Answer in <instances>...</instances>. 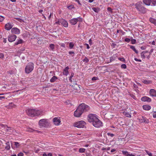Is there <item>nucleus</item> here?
I'll return each mask as SVG.
<instances>
[{
    "label": "nucleus",
    "mask_w": 156,
    "mask_h": 156,
    "mask_svg": "<svg viewBox=\"0 0 156 156\" xmlns=\"http://www.w3.org/2000/svg\"><path fill=\"white\" fill-rule=\"evenodd\" d=\"M58 79L57 77L54 76L50 80V81L51 83L54 82L56 80Z\"/></svg>",
    "instance_id": "nucleus-27"
},
{
    "label": "nucleus",
    "mask_w": 156,
    "mask_h": 156,
    "mask_svg": "<svg viewBox=\"0 0 156 156\" xmlns=\"http://www.w3.org/2000/svg\"><path fill=\"white\" fill-rule=\"evenodd\" d=\"M150 1V5L153 6L156 5V0H151Z\"/></svg>",
    "instance_id": "nucleus-31"
},
{
    "label": "nucleus",
    "mask_w": 156,
    "mask_h": 156,
    "mask_svg": "<svg viewBox=\"0 0 156 156\" xmlns=\"http://www.w3.org/2000/svg\"><path fill=\"white\" fill-rule=\"evenodd\" d=\"M139 121L141 123H148L149 122L148 119L144 116H142L141 118L139 119Z\"/></svg>",
    "instance_id": "nucleus-12"
},
{
    "label": "nucleus",
    "mask_w": 156,
    "mask_h": 156,
    "mask_svg": "<svg viewBox=\"0 0 156 156\" xmlns=\"http://www.w3.org/2000/svg\"><path fill=\"white\" fill-rule=\"evenodd\" d=\"M11 32L12 34H20V30L16 27H13L11 29Z\"/></svg>",
    "instance_id": "nucleus-15"
},
{
    "label": "nucleus",
    "mask_w": 156,
    "mask_h": 156,
    "mask_svg": "<svg viewBox=\"0 0 156 156\" xmlns=\"http://www.w3.org/2000/svg\"><path fill=\"white\" fill-rule=\"evenodd\" d=\"M145 151L146 152V153L149 156H152V154L151 152H150L147 150H145Z\"/></svg>",
    "instance_id": "nucleus-40"
},
{
    "label": "nucleus",
    "mask_w": 156,
    "mask_h": 156,
    "mask_svg": "<svg viewBox=\"0 0 156 156\" xmlns=\"http://www.w3.org/2000/svg\"><path fill=\"white\" fill-rule=\"evenodd\" d=\"M10 143L9 142H7L6 143V146L5 147V148L7 150H9L10 149Z\"/></svg>",
    "instance_id": "nucleus-26"
},
{
    "label": "nucleus",
    "mask_w": 156,
    "mask_h": 156,
    "mask_svg": "<svg viewBox=\"0 0 156 156\" xmlns=\"http://www.w3.org/2000/svg\"><path fill=\"white\" fill-rule=\"evenodd\" d=\"M85 45L86 46L87 49H89L90 48V47L88 44L86 43V44H85Z\"/></svg>",
    "instance_id": "nucleus-57"
},
{
    "label": "nucleus",
    "mask_w": 156,
    "mask_h": 156,
    "mask_svg": "<svg viewBox=\"0 0 156 156\" xmlns=\"http://www.w3.org/2000/svg\"><path fill=\"white\" fill-rule=\"evenodd\" d=\"M141 101L144 102L147 101L150 102L151 101V99L147 96H144L141 98Z\"/></svg>",
    "instance_id": "nucleus-17"
},
{
    "label": "nucleus",
    "mask_w": 156,
    "mask_h": 156,
    "mask_svg": "<svg viewBox=\"0 0 156 156\" xmlns=\"http://www.w3.org/2000/svg\"><path fill=\"white\" fill-rule=\"evenodd\" d=\"M42 155H43V156H48L47 154L45 153H43Z\"/></svg>",
    "instance_id": "nucleus-64"
},
{
    "label": "nucleus",
    "mask_w": 156,
    "mask_h": 156,
    "mask_svg": "<svg viewBox=\"0 0 156 156\" xmlns=\"http://www.w3.org/2000/svg\"><path fill=\"white\" fill-rule=\"evenodd\" d=\"M61 47H63L64 48H65V44L64 43H61L59 44Z\"/></svg>",
    "instance_id": "nucleus-52"
},
{
    "label": "nucleus",
    "mask_w": 156,
    "mask_h": 156,
    "mask_svg": "<svg viewBox=\"0 0 156 156\" xmlns=\"http://www.w3.org/2000/svg\"><path fill=\"white\" fill-rule=\"evenodd\" d=\"M69 68L68 66L66 67L63 70L62 72L63 74L65 76H67L69 73L68 69Z\"/></svg>",
    "instance_id": "nucleus-19"
},
{
    "label": "nucleus",
    "mask_w": 156,
    "mask_h": 156,
    "mask_svg": "<svg viewBox=\"0 0 156 156\" xmlns=\"http://www.w3.org/2000/svg\"><path fill=\"white\" fill-rule=\"evenodd\" d=\"M130 48L131 49H132L136 53H138V51L136 50L135 46H131Z\"/></svg>",
    "instance_id": "nucleus-34"
},
{
    "label": "nucleus",
    "mask_w": 156,
    "mask_h": 156,
    "mask_svg": "<svg viewBox=\"0 0 156 156\" xmlns=\"http://www.w3.org/2000/svg\"><path fill=\"white\" fill-rule=\"evenodd\" d=\"M118 59L122 62H125V60L123 58H119Z\"/></svg>",
    "instance_id": "nucleus-45"
},
{
    "label": "nucleus",
    "mask_w": 156,
    "mask_h": 156,
    "mask_svg": "<svg viewBox=\"0 0 156 156\" xmlns=\"http://www.w3.org/2000/svg\"><path fill=\"white\" fill-rule=\"evenodd\" d=\"M74 76V73H72L70 76L69 77V80L71 82H72V77Z\"/></svg>",
    "instance_id": "nucleus-36"
},
{
    "label": "nucleus",
    "mask_w": 156,
    "mask_h": 156,
    "mask_svg": "<svg viewBox=\"0 0 156 156\" xmlns=\"http://www.w3.org/2000/svg\"><path fill=\"white\" fill-rule=\"evenodd\" d=\"M13 27V23H8L6 24L5 28V30H10Z\"/></svg>",
    "instance_id": "nucleus-14"
},
{
    "label": "nucleus",
    "mask_w": 156,
    "mask_h": 156,
    "mask_svg": "<svg viewBox=\"0 0 156 156\" xmlns=\"http://www.w3.org/2000/svg\"><path fill=\"white\" fill-rule=\"evenodd\" d=\"M67 8L69 9H71L74 8V6L73 5H71L67 6Z\"/></svg>",
    "instance_id": "nucleus-38"
},
{
    "label": "nucleus",
    "mask_w": 156,
    "mask_h": 156,
    "mask_svg": "<svg viewBox=\"0 0 156 156\" xmlns=\"http://www.w3.org/2000/svg\"><path fill=\"white\" fill-rule=\"evenodd\" d=\"M125 41L127 42H129L130 41V40L129 38H126L125 39Z\"/></svg>",
    "instance_id": "nucleus-48"
},
{
    "label": "nucleus",
    "mask_w": 156,
    "mask_h": 156,
    "mask_svg": "<svg viewBox=\"0 0 156 156\" xmlns=\"http://www.w3.org/2000/svg\"><path fill=\"white\" fill-rule=\"evenodd\" d=\"M48 156H52V154L51 153H49L47 154Z\"/></svg>",
    "instance_id": "nucleus-62"
},
{
    "label": "nucleus",
    "mask_w": 156,
    "mask_h": 156,
    "mask_svg": "<svg viewBox=\"0 0 156 156\" xmlns=\"http://www.w3.org/2000/svg\"><path fill=\"white\" fill-rule=\"evenodd\" d=\"M85 149L84 148H80L79 150V152L80 153H84L85 151Z\"/></svg>",
    "instance_id": "nucleus-37"
},
{
    "label": "nucleus",
    "mask_w": 156,
    "mask_h": 156,
    "mask_svg": "<svg viewBox=\"0 0 156 156\" xmlns=\"http://www.w3.org/2000/svg\"><path fill=\"white\" fill-rule=\"evenodd\" d=\"M96 128H99L103 126L102 122L98 118L92 124Z\"/></svg>",
    "instance_id": "nucleus-9"
},
{
    "label": "nucleus",
    "mask_w": 156,
    "mask_h": 156,
    "mask_svg": "<svg viewBox=\"0 0 156 156\" xmlns=\"http://www.w3.org/2000/svg\"><path fill=\"white\" fill-rule=\"evenodd\" d=\"M16 37V36L15 35L11 34L9 35L8 37V41L10 42H13L15 40Z\"/></svg>",
    "instance_id": "nucleus-13"
},
{
    "label": "nucleus",
    "mask_w": 156,
    "mask_h": 156,
    "mask_svg": "<svg viewBox=\"0 0 156 156\" xmlns=\"http://www.w3.org/2000/svg\"><path fill=\"white\" fill-rule=\"evenodd\" d=\"M150 94L151 96L156 97V90L154 89H151L150 91Z\"/></svg>",
    "instance_id": "nucleus-20"
},
{
    "label": "nucleus",
    "mask_w": 156,
    "mask_h": 156,
    "mask_svg": "<svg viewBox=\"0 0 156 156\" xmlns=\"http://www.w3.org/2000/svg\"><path fill=\"white\" fill-rule=\"evenodd\" d=\"M149 21L150 22L154 24L155 25H156V20L154 19L153 18H150L149 19Z\"/></svg>",
    "instance_id": "nucleus-29"
},
{
    "label": "nucleus",
    "mask_w": 156,
    "mask_h": 156,
    "mask_svg": "<svg viewBox=\"0 0 156 156\" xmlns=\"http://www.w3.org/2000/svg\"><path fill=\"white\" fill-rule=\"evenodd\" d=\"M123 114L126 117H128L130 118L131 116L129 112H124L123 113Z\"/></svg>",
    "instance_id": "nucleus-25"
},
{
    "label": "nucleus",
    "mask_w": 156,
    "mask_h": 156,
    "mask_svg": "<svg viewBox=\"0 0 156 156\" xmlns=\"http://www.w3.org/2000/svg\"><path fill=\"white\" fill-rule=\"evenodd\" d=\"M86 125V123L84 121L81 120L75 122L73 126L78 128H82L84 127Z\"/></svg>",
    "instance_id": "nucleus-6"
},
{
    "label": "nucleus",
    "mask_w": 156,
    "mask_h": 156,
    "mask_svg": "<svg viewBox=\"0 0 156 156\" xmlns=\"http://www.w3.org/2000/svg\"><path fill=\"white\" fill-rule=\"evenodd\" d=\"M5 97L4 96H0V100H1L2 99H5Z\"/></svg>",
    "instance_id": "nucleus-60"
},
{
    "label": "nucleus",
    "mask_w": 156,
    "mask_h": 156,
    "mask_svg": "<svg viewBox=\"0 0 156 156\" xmlns=\"http://www.w3.org/2000/svg\"><path fill=\"white\" fill-rule=\"evenodd\" d=\"M15 107V105L12 103H9V105H6L5 107L8 109H11L14 108Z\"/></svg>",
    "instance_id": "nucleus-21"
},
{
    "label": "nucleus",
    "mask_w": 156,
    "mask_h": 156,
    "mask_svg": "<svg viewBox=\"0 0 156 156\" xmlns=\"http://www.w3.org/2000/svg\"><path fill=\"white\" fill-rule=\"evenodd\" d=\"M6 129V131H10L11 130V127H8L7 126V127H6L5 128Z\"/></svg>",
    "instance_id": "nucleus-44"
},
{
    "label": "nucleus",
    "mask_w": 156,
    "mask_h": 156,
    "mask_svg": "<svg viewBox=\"0 0 156 156\" xmlns=\"http://www.w3.org/2000/svg\"><path fill=\"white\" fill-rule=\"evenodd\" d=\"M98 79V77H93L92 78V80H96Z\"/></svg>",
    "instance_id": "nucleus-51"
},
{
    "label": "nucleus",
    "mask_w": 156,
    "mask_h": 156,
    "mask_svg": "<svg viewBox=\"0 0 156 156\" xmlns=\"http://www.w3.org/2000/svg\"><path fill=\"white\" fill-rule=\"evenodd\" d=\"M55 45L53 44H50L49 45V50L52 51H54Z\"/></svg>",
    "instance_id": "nucleus-24"
},
{
    "label": "nucleus",
    "mask_w": 156,
    "mask_h": 156,
    "mask_svg": "<svg viewBox=\"0 0 156 156\" xmlns=\"http://www.w3.org/2000/svg\"><path fill=\"white\" fill-rule=\"evenodd\" d=\"M131 44H134L136 43V40L135 39H133L131 40Z\"/></svg>",
    "instance_id": "nucleus-47"
},
{
    "label": "nucleus",
    "mask_w": 156,
    "mask_h": 156,
    "mask_svg": "<svg viewBox=\"0 0 156 156\" xmlns=\"http://www.w3.org/2000/svg\"><path fill=\"white\" fill-rule=\"evenodd\" d=\"M134 59H135V60L136 61H138V62H141V60L139 59H137V58H135Z\"/></svg>",
    "instance_id": "nucleus-58"
},
{
    "label": "nucleus",
    "mask_w": 156,
    "mask_h": 156,
    "mask_svg": "<svg viewBox=\"0 0 156 156\" xmlns=\"http://www.w3.org/2000/svg\"><path fill=\"white\" fill-rule=\"evenodd\" d=\"M82 21L83 19L80 17H78L77 18H73L69 20L70 24L72 25L76 24L78 21L82 22Z\"/></svg>",
    "instance_id": "nucleus-8"
},
{
    "label": "nucleus",
    "mask_w": 156,
    "mask_h": 156,
    "mask_svg": "<svg viewBox=\"0 0 156 156\" xmlns=\"http://www.w3.org/2000/svg\"><path fill=\"white\" fill-rule=\"evenodd\" d=\"M61 20V19H58V20H55V24L60 25L61 24V22L60 21Z\"/></svg>",
    "instance_id": "nucleus-32"
},
{
    "label": "nucleus",
    "mask_w": 156,
    "mask_h": 156,
    "mask_svg": "<svg viewBox=\"0 0 156 156\" xmlns=\"http://www.w3.org/2000/svg\"><path fill=\"white\" fill-rule=\"evenodd\" d=\"M34 68V64L32 63H29L27 64L25 68V72L26 73L31 72Z\"/></svg>",
    "instance_id": "nucleus-5"
},
{
    "label": "nucleus",
    "mask_w": 156,
    "mask_h": 156,
    "mask_svg": "<svg viewBox=\"0 0 156 156\" xmlns=\"http://www.w3.org/2000/svg\"><path fill=\"white\" fill-rule=\"evenodd\" d=\"M98 118V116L96 114H90L87 117V120L88 122L92 124Z\"/></svg>",
    "instance_id": "nucleus-3"
},
{
    "label": "nucleus",
    "mask_w": 156,
    "mask_h": 156,
    "mask_svg": "<svg viewBox=\"0 0 156 156\" xmlns=\"http://www.w3.org/2000/svg\"><path fill=\"white\" fill-rule=\"evenodd\" d=\"M81 110L82 112H88L90 110L89 106L84 103H82L78 107Z\"/></svg>",
    "instance_id": "nucleus-4"
},
{
    "label": "nucleus",
    "mask_w": 156,
    "mask_h": 156,
    "mask_svg": "<svg viewBox=\"0 0 156 156\" xmlns=\"http://www.w3.org/2000/svg\"><path fill=\"white\" fill-rule=\"evenodd\" d=\"M0 126H1L4 127V128H5L6 127H7V125H4L2 124H0Z\"/></svg>",
    "instance_id": "nucleus-50"
},
{
    "label": "nucleus",
    "mask_w": 156,
    "mask_h": 156,
    "mask_svg": "<svg viewBox=\"0 0 156 156\" xmlns=\"http://www.w3.org/2000/svg\"><path fill=\"white\" fill-rule=\"evenodd\" d=\"M83 62H85L86 63L88 62H89V59L87 57H85L84 58L83 60Z\"/></svg>",
    "instance_id": "nucleus-41"
},
{
    "label": "nucleus",
    "mask_w": 156,
    "mask_h": 156,
    "mask_svg": "<svg viewBox=\"0 0 156 156\" xmlns=\"http://www.w3.org/2000/svg\"><path fill=\"white\" fill-rule=\"evenodd\" d=\"M82 112L78 107L74 112V116L77 117H80L82 114Z\"/></svg>",
    "instance_id": "nucleus-10"
},
{
    "label": "nucleus",
    "mask_w": 156,
    "mask_h": 156,
    "mask_svg": "<svg viewBox=\"0 0 156 156\" xmlns=\"http://www.w3.org/2000/svg\"><path fill=\"white\" fill-rule=\"evenodd\" d=\"M121 68L122 69H126V64H122L121 65Z\"/></svg>",
    "instance_id": "nucleus-42"
},
{
    "label": "nucleus",
    "mask_w": 156,
    "mask_h": 156,
    "mask_svg": "<svg viewBox=\"0 0 156 156\" xmlns=\"http://www.w3.org/2000/svg\"><path fill=\"white\" fill-rule=\"evenodd\" d=\"M26 113L29 116L34 117L43 114V112L41 109L29 108L26 110Z\"/></svg>",
    "instance_id": "nucleus-1"
},
{
    "label": "nucleus",
    "mask_w": 156,
    "mask_h": 156,
    "mask_svg": "<svg viewBox=\"0 0 156 156\" xmlns=\"http://www.w3.org/2000/svg\"><path fill=\"white\" fill-rule=\"evenodd\" d=\"M18 156H23V154L22 153H20L17 154Z\"/></svg>",
    "instance_id": "nucleus-55"
},
{
    "label": "nucleus",
    "mask_w": 156,
    "mask_h": 156,
    "mask_svg": "<svg viewBox=\"0 0 156 156\" xmlns=\"http://www.w3.org/2000/svg\"><path fill=\"white\" fill-rule=\"evenodd\" d=\"M4 57V55L2 53H0V58H2Z\"/></svg>",
    "instance_id": "nucleus-56"
},
{
    "label": "nucleus",
    "mask_w": 156,
    "mask_h": 156,
    "mask_svg": "<svg viewBox=\"0 0 156 156\" xmlns=\"http://www.w3.org/2000/svg\"><path fill=\"white\" fill-rule=\"evenodd\" d=\"M108 135V136H114V134L113 133H108L107 134Z\"/></svg>",
    "instance_id": "nucleus-53"
},
{
    "label": "nucleus",
    "mask_w": 156,
    "mask_h": 156,
    "mask_svg": "<svg viewBox=\"0 0 156 156\" xmlns=\"http://www.w3.org/2000/svg\"><path fill=\"white\" fill-rule=\"evenodd\" d=\"M107 10L108 11L110 12H112V9H111L110 7H108L107 8Z\"/></svg>",
    "instance_id": "nucleus-49"
},
{
    "label": "nucleus",
    "mask_w": 156,
    "mask_h": 156,
    "mask_svg": "<svg viewBox=\"0 0 156 156\" xmlns=\"http://www.w3.org/2000/svg\"><path fill=\"white\" fill-rule=\"evenodd\" d=\"M23 40L21 39L18 40L15 43V45H17L19 44H21L23 42Z\"/></svg>",
    "instance_id": "nucleus-30"
},
{
    "label": "nucleus",
    "mask_w": 156,
    "mask_h": 156,
    "mask_svg": "<svg viewBox=\"0 0 156 156\" xmlns=\"http://www.w3.org/2000/svg\"><path fill=\"white\" fill-rule=\"evenodd\" d=\"M151 44L153 45H155V42L154 41H153L151 43Z\"/></svg>",
    "instance_id": "nucleus-63"
},
{
    "label": "nucleus",
    "mask_w": 156,
    "mask_h": 156,
    "mask_svg": "<svg viewBox=\"0 0 156 156\" xmlns=\"http://www.w3.org/2000/svg\"><path fill=\"white\" fill-rule=\"evenodd\" d=\"M28 131H29L30 132H36L38 133H40L41 132V131H40L34 130L32 129H29L28 130Z\"/></svg>",
    "instance_id": "nucleus-35"
},
{
    "label": "nucleus",
    "mask_w": 156,
    "mask_h": 156,
    "mask_svg": "<svg viewBox=\"0 0 156 156\" xmlns=\"http://www.w3.org/2000/svg\"><path fill=\"white\" fill-rule=\"evenodd\" d=\"M89 44L91 45L92 44V41L91 39H90L89 41Z\"/></svg>",
    "instance_id": "nucleus-61"
},
{
    "label": "nucleus",
    "mask_w": 156,
    "mask_h": 156,
    "mask_svg": "<svg viewBox=\"0 0 156 156\" xmlns=\"http://www.w3.org/2000/svg\"><path fill=\"white\" fill-rule=\"evenodd\" d=\"M122 154L126 156H135L134 154H132L127 151H122Z\"/></svg>",
    "instance_id": "nucleus-18"
},
{
    "label": "nucleus",
    "mask_w": 156,
    "mask_h": 156,
    "mask_svg": "<svg viewBox=\"0 0 156 156\" xmlns=\"http://www.w3.org/2000/svg\"><path fill=\"white\" fill-rule=\"evenodd\" d=\"M110 149V147H108L107 148H105L103 149V150H106L107 151L109 150Z\"/></svg>",
    "instance_id": "nucleus-54"
},
{
    "label": "nucleus",
    "mask_w": 156,
    "mask_h": 156,
    "mask_svg": "<svg viewBox=\"0 0 156 156\" xmlns=\"http://www.w3.org/2000/svg\"><path fill=\"white\" fill-rule=\"evenodd\" d=\"M14 143L15 147L16 148L20 146V145L19 144V143L15 142H14Z\"/></svg>",
    "instance_id": "nucleus-39"
},
{
    "label": "nucleus",
    "mask_w": 156,
    "mask_h": 156,
    "mask_svg": "<svg viewBox=\"0 0 156 156\" xmlns=\"http://www.w3.org/2000/svg\"><path fill=\"white\" fill-rule=\"evenodd\" d=\"M93 10L95 12L98 13L100 11V9L98 7H93L92 8Z\"/></svg>",
    "instance_id": "nucleus-28"
},
{
    "label": "nucleus",
    "mask_w": 156,
    "mask_h": 156,
    "mask_svg": "<svg viewBox=\"0 0 156 156\" xmlns=\"http://www.w3.org/2000/svg\"><path fill=\"white\" fill-rule=\"evenodd\" d=\"M143 108L144 110L148 111L151 109V107L149 105H144L143 106Z\"/></svg>",
    "instance_id": "nucleus-22"
},
{
    "label": "nucleus",
    "mask_w": 156,
    "mask_h": 156,
    "mask_svg": "<svg viewBox=\"0 0 156 156\" xmlns=\"http://www.w3.org/2000/svg\"><path fill=\"white\" fill-rule=\"evenodd\" d=\"M74 45V43L73 42L69 43V48L70 49H72Z\"/></svg>",
    "instance_id": "nucleus-33"
},
{
    "label": "nucleus",
    "mask_w": 156,
    "mask_h": 156,
    "mask_svg": "<svg viewBox=\"0 0 156 156\" xmlns=\"http://www.w3.org/2000/svg\"><path fill=\"white\" fill-rule=\"evenodd\" d=\"M61 24L64 27H67L68 26V24L67 22L63 19H61Z\"/></svg>",
    "instance_id": "nucleus-16"
},
{
    "label": "nucleus",
    "mask_w": 156,
    "mask_h": 156,
    "mask_svg": "<svg viewBox=\"0 0 156 156\" xmlns=\"http://www.w3.org/2000/svg\"><path fill=\"white\" fill-rule=\"evenodd\" d=\"M142 81L144 83L146 84H148L152 83V81L150 80H143Z\"/></svg>",
    "instance_id": "nucleus-23"
},
{
    "label": "nucleus",
    "mask_w": 156,
    "mask_h": 156,
    "mask_svg": "<svg viewBox=\"0 0 156 156\" xmlns=\"http://www.w3.org/2000/svg\"><path fill=\"white\" fill-rule=\"evenodd\" d=\"M53 121L55 125H59L61 122L60 118V117H55L53 119Z\"/></svg>",
    "instance_id": "nucleus-11"
},
{
    "label": "nucleus",
    "mask_w": 156,
    "mask_h": 156,
    "mask_svg": "<svg viewBox=\"0 0 156 156\" xmlns=\"http://www.w3.org/2000/svg\"><path fill=\"white\" fill-rule=\"evenodd\" d=\"M48 120L46 119H41L39 122L38 124L41 127H46L48 125Z\"/></svg>",
    "instance_id": "nucleus-7"
},
{
    "label": "nucleus",
    "mask_w": 156,
    "mask_h": 156,
    "mask_svg": "<svg viewBox=\"0 0 156 156\" xmlns=\"http://www.w3.org/2000/svg\"><path fill=\"white\" fill-rule=\"evenodd\" d=\"M4 19V17L3 16H0V22H2Z\"/></svg>",
    "instance_id": "nucleus-46"
},
{
    "label": "nucleus",
    "mask_w": 156,
    "mask_h": 156,
    "mask_svg": "<svg viewBox=\"0 0 156 156\" xmlns=\"http://www.w3.org/2000/svg\"><path fill=\"white\" fill-rule=\"evenodd\" d=\"M69 53L70 54H74V52H73V51H69Z\"/></svg>",
    "instance_id": "nucleus-59"
},
{
    "label": "nucleus",
    "mask_w": 156,
    "mask_h": 156,
    "mask_svg": "<svg viewBox=\"0 0 156 156\" xmlns=\"http://www.w3.org/2000/svg\"><path fill=\"white\" fill-rule=\"evenodd\" d=\"M142 4L141 2H137L135 5V7L140 13H144L146 12V9L142 6Z\"/></svg>",
    "instance_id": "nucleus-2"
},
{
    "label": "nucleus",
    "mask_w": 156,
    "mask_h": 156,
    "mask_svg": "<svg viewBox=\"0 0 156 156\" xmlns=\"http://www.w3.org/2000/svg\"><path fill=\"white\" fill-rule=\"evenodd\" d=\"M152 114L153 117L156 118V111L153 112L152 113Z\"/></svg>",
    "instance_id": "nucleus-43"
}]
</instances>
